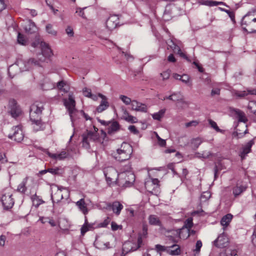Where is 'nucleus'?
Instances as JSON below:
<instances>
[{"mask_svg": "<svg viewBox=\"0 0 256 256\" xmlns=\"http://www.w3.org/2000/svg\"><path fill=\"white\" fill-rule=\"evenodd\" d=\"M42 54L38 55L36 58H30L28 62H25L22 59L16 60V64L22 70H28L32 66H40V62H44L46 58H49L52 55V50L49 46L44 42L41 44Z\"/></svg>", "mask_w": 256, "mask_h": 256, "instance_id": "nucleus-1", "label": "nucleus"}, {"mask_svg": "<svg viewBox=\"0 0 256 256\" xmlns=\"http://www.w3.org/2000/svg\"><path fill=\"white\" fill-rule=\"evenodd\" d=\"M43 109V104L38 102L33 104L30 107V120L32 124L36 125V126H34V129L36 131L42 129V124L40 119V115Z\"/></svg>", "mask_w": 256, "mask_h": 256, "instance_id": "nucleus-2", "label": "nucleus"}, {"mask_svg": "<svg viewBox=\"0 0 256 256\" xmlns=\"http://www.w3.org/2000/svg\"><path fill=\"white\" fill-rule=\"evenodd\" d=\"M132 153V148L130 144L126 142H123L120 148L116 150L114 154V158L120 162L128 160Z\"/></svg>", "mask_w": 256, "mask_h": 256, "instance_id": "nucleus-3", "label": "nucleus"}, {"mask_svg": "<svg viewBox=\"0 0 256 256\" xmlns=\"http://www.w3.org/2000/svg\"><path fill=\"white\" fill-rule=\"evenodd\" d=\"M241 26L244 30L250 33L256 32V18L250 12L248 13L242 18Z\"/></svg>", "mask_w": 256, "mask_h": 256, "instance_id": "nucleus-4", "label": "nucleus"}, {"mask_svg": "<svg viewBox=\"0 0 256 256\" xmlns=\"http://www.w3.org/2000/svg\"><path fill=\"white\" fill-rule=\"evenodd\" d=\"M135 180V175L132 172L121 173L119 176L118 184L124 188L130 187L133 185Z\"/></svg>", "mask_w": 256, "mask_h": 256, "instance_id": "nucleus-5", "label": "nucleus"}, {"mask_svg": "<svg viewBox=\"0 0 256 256\" xmlns=\"http://www.w3.org/2000/svg\"><path fill=\"white\" fill-rule=\"evenodd\" d=\"M12 196L10 189L6 188L3 191L1 202L4 209L9 210L13 206L14 202Z\"/></svg>", "mask_w": 256, "mask_h": 256, "instance_id": "nucleus-6", "label": "nucleus"}, {"mask_svg": "<svg viewBox=\"0 0 256 256\" xmlns=\"http://www.w3.org/2000/svg\"><path fill=\"white\" fill-rule=\"evenodd\" d=\"M8 112L14 118H16L22 114V110L16 101L13 98L10 99L8 104Z\"/></svg>", "mask_w": 256, "mask_h": 256, "instance_id": "nucleus-7", "label": "nucleus"}, {"mask_svg": "<svg viewBox=\"0 0 256 256\" xmlns=\"http://www.w3.org/2000/svg\"><path fill=\"white\" fill-rule=\"evenodd\" d=\"M82 146L86 149H90V142H94L98 139L96 134L91 131H87L86 132L82 134Z\"/></svg>", "mask_w": 256, "mask_h": 256, "instance_id": "nucleus-8", "label": "nucleus"}, {"mask_svg": "<svg viewBox=\"0 0 256 256\" xmlns=\"http://www.w3.org/2000/svg\"><path fill=\"white\" fill-rule=\"evenodd\" d=\"M104 174L108 183H111L114 180L118 184L119 178L118 174L116 169L113 168H108L104 171Z\"/></svg>", "mask_w": 256, "mask_h": 256, "instance_id": "nucleus-9", "label": "nucleus"}, {"mask_svg": "<svg viewBox=\"0 0 256 256\" xmlns=\"http://www.w3.org/2000/svg\"><path fill=\"white\" fill-rule=\"evenodd\" d=\"M13 134L9 135L8 137L14 140L20 142L24 138V134L20 126H16L12 128Z\"/></svg>", "mask_w": 256, "mask_h": 256, "instance_id": "nucleus-10", "label": "nucleus"}, {"mask_svg": "<svg viewBox=\"0 0 256 256\" xmlns=\"http://www.w3.org/2000/svg\"><path fill=\"white\" fill-rule=\"evenodd\" d=\"M119 24V18L117 15L110 16L106 21V26L110 30H114Z\"/></svg>", "mask_w": 256, "mask_h": 256, "instance_id": "nucleus-11", "label": "nucleus"}, {"mask_svg": "<svg viewBox=\"0 0 256 256\" xmlns=\"http://www.w3.org/2000/svg\"><path fill=\"white\" fill-rule=\"evenodd\" d=\"M228 243V236L224 233L220 234L214 242V244L219 248L226 247Z\"/></svg>", "mask_w": 256, "mask_h": 256, "instance_id": "nucleus-12", "label": "nucleus"}, {"mask_svg": "<svg viewBox=\"0 0 256 256\" xmlns=\"http://www.w3.org/2000/svg\"><path fill=\"white\" fill-rule=\"evenodd\" d=\"M64 104L68 109L69 114L72 117V114L76 110V102L72 94H69L68 100H64Z\"/></svg>", "mask_w": 256, "mask_h": 256, "instance_id": "nucleus-13", "label": "nucleus"}, {"mask_svg": "<svg viewBox=\"0 0 256 256\" xmlns=\"http://www.w3.org/2000/svg\"><path fill=\"white\" fill-rule=\"evenodd\" d=\"M23 27L25 32L28 34H33L38 31V28L36 24L30 20L26 22Z\"/></svg>", "mask_w": 256, "mask_h": 256, "instance_id": "nucleus-14", "label": "nucleus"}, {"mask_svg": "<svg viewBox=\"0 0 256 256\" xmlns=\"http://www.w3.org/2000/svg\"><path fill=\"white\" fill-rule=\"evenodd\" d=\"M98 96L102 98V100L100 104L96 108V112L100 113L108 108L109 104L108 102V98L105 96L100 93L98 94Z\"/></svg>", "mask_w": 256, "mask_h": 256, "instance_id": "nucleus-15", "label": "nucleus"}, {"mask_svg": "<svg viewBox=\"0 0 256 256\" xmlns=\"http://www.w3.org/2000/svg\"><path fill=\"white\" fill-rule=\"evenodd\" d=\"M132 110L137 112H146L147 106L145 104L133 100L131 104Z\"/></svg>", "mask_w": 256, "mask_h": 256, "instance_id": "nucleus-16", "label": "nucleus"}, {"mask_svg": "<svg viewBox=\"0 0 256 256\" xmlns=\"http://www.w3.org/2000/svg\"><path fill=\"white\" fill-rule=\"evenodd\" d=\"M159 183V180L157 178H152L146 181L145 184V188L150 192L157 188Z\"/></svg>", "mask_w": 256, "mask_h": 256, "instance_id": "nucleus-17", "label": "nucleus"}, {"mask_svg": "<svg viewBox=\"0 0 256 256\" xmlns=\"http://www.w3.org/2000/svg\"><path fill=\"white\" fill-rule=\"evenodd\" d=\"M254 144L253 140H250L243 148L242 151L240 152V156L242 160L244 159L248 154L251 151V148Z\"/></svg>", "mask_w": 256, "mask_h": 256, "instance_id": "nucleus-18", "label": "nucleus"}, {"mask_svg": "<svg viewBox=\"0 0 256 256\" xmlns=\"http://www.w3.org/2000/svg\"><path fill=\"white\" fill-rule=\"evenodd\" d=\"M76 205L78 206L79 210L82 212L84 215L88 213V208L87 204L86 203L84 198H81L76 202Z\"/></svg>", "mask_w": 256, "mask_h": 256, "instance_id": "nucleus-19", "label": "nucleus"}, {"mask_svg": "<svg viewBox=\"0 0 256 256\" xmlns=\"http://www.w3.org/2000/svg\"><path fill=\"white\" fill-rule=\"evenodd\" d=\"M248 94L256 95V89H247L246 90L236 91L234 95L238 98H244Z\"/></svg>", "mask_w": 256, "mask_h": 256, "instance_id": "nucleus-20", "label": "nucleus"}, {"mask_svg": "<svg viewBox=\"0 0 256 256\" xmlns=\"http://www.w3.org/2000/svg\"><path fill=\"white\" fill-rule=\"evenodd\" d=\"M46 154L49 157L54 160H62L66 158L68 156V154L66 151H62L60 154H52L49 152H46Z\"/></svg>", "mask_w": 256, "mask_h": 256, "instance_id": "nucleus-21", "label": "nucleus"}, {"mask_svg": "<svg viewBox=\"0 0 256 256\" xmlns=\"http://www.w3.org/2000/svg\"><path fill=\"white\" fill-rule=\"evenodd\" d=\"M181 250L180 246L176 244L168 246V253L172 256H178L180 254Z\"/></svg>", "mask_w": 256, "mask_h": 256, "instance_id": "nucleus-22", "label": "nucleus"}, {"mask_svg": "<svg viewBox=\"0 0 256 256\" xmlns=\"http://www.w3.org/2000/svg\"><path fill=\"white\" fill-rule=\"evenodd\" d=\"M142 238L143 236H140L138 235V244H134L131 242H128L126 244V246L127 244L129 246L131 247V248L128 250L129 252H134L138 250L139 248L140 247L141 244L142 242Z\"/></svg>", "mask_w": 256, "mask_h": 256, "instance_id": "nucleus-23", "label": "nucleus"}, {"mask_svg": "<svg viewBox=\"0 0 256 256\" xmlns=\"http://www.w3.org/2000/svg\"><path fill=\"white\" fill-rule=\"evenodd\" d=\"M28 178V176H26L25 178L23 179L22 181L18 186V192L22 194H25V192L27 190V187L26 186V184H27Z\"/></svg>", "mask_w": 256, "mask_h": 256, "instance_id": "nucleus-24", "label": "nucleus"}, {"mask_svg": "<svg viewBox=\"0 0 256 256\" xmlns=\"http://www.w3.org/2000/svg\"><path fill=\"white\" fill-rule=\"evenodd\" d=\"M247 187L245 186L237 184L232 189V193L235 197H237L244 192Z\"/></svg>", "mask_w": 256, "mask_h": 256, "instance_id": "nucleus-25", "label": "nucleus"}, {"mask_svg": "<svg viewBox=\"0 0 256 256\" xmlns=\"http://www.w3.org/2000/svg\"><path fill=\"white\" fill-rule=\"evenodd\" d=\"M110 124L108 128V134H112L120 130V126L118 122L113 121L110 122Z\"/></svg>", "mask_w": 256, "mask_h": 256, "instance_id": "nucleus-26", "label": "nucleus"}, {"mask_svg": "<svg viewBox=\"0 0 256 256\" xmlns=\"http://www.w3.org/2000/svg\"><path fill=\"white\" fill-rule=\"evenodd\" d=\"M232 215L228 214L224 216L221 219L220 224L223 226L226 227L230 222L232 218Z\"/></svg>", "mask_w": 256, "mask_h": 256, "instance_id": "nucleus-27", "label": "nucleus"}, {"mask_svg": "<svg viewBox=\"0 0 256 256\" xmlns=\"http://www.w3.org/2000/svg\"><path fill=\"white\" fill-rule=\"evenodd\" d=\"M235 114L238 116V121L240 122H246L248 121L244 113L239 109H234Z\"/></svg>", "mask_w": 256, "mask_h": 256, "instance_id": "nucleus-28", "label": "nucleus"}, {"mask_svg": "<svg viewBox=\"0 0 256 256\" xmlns=\"http://www.w3.org/2000/svg\"><path fill=\"white\" fill-rule=\"evenodd\" d=\"M149 224L154 226H160L161 222L159 218L156 215L151 214L148 218Z\"/></svg>", "mask_w": 256, "mask_h": 256, "instance_id": "nucleus-29", "label": "nucleus"}, {"mask_svg": "<svg viewBox=\"0 0 256 256\" xmlns=\"http://www.w3.org/2000/svg\"><path fill=\"white\" fill-rule=\"evenodd\" d=\"M122 208L123 206L120 202L116 201L113 202L112 204V210L117 215L120 214Z\"/></svg>", "mask_w": 256, "mask_h": 256, "instance_id": "nucleus-30", "label": "nucleus"}, {"mask_svg": "<svg viewBox=\"0 0 256 256\" xmlns=\"http://www.w3.org/2000/svg\"><path fill=\"white\" fill-rule=\"evenodd\" d=\"M95 244L96 245V247L102 250H106L112 248L109 242H103L96 240Z\"/></svg>", "mask_w": 256, "mask_h": 256, "instance_id": "nucleus-31", "label": "nucleus"}, {"mask_svg": "<svg viewBox=\"0 0 256 256\" xmlns=\"http://www.w3.org/2000/svg\"><path fill=\"white\" fill-rule=\"evenodd\" d=\"M202 142V138L199 137L192 139L190 142L192 148L194 150H196Z\"/></svg>", "mask_w": 256, "mask_h": 256, "instance_id": "nucleus-32", "label": "nucleus"}, {"mask_svg": "<svg viewBox=\"0 0 256 256\" xmlns=\"http://www.w3.org/2000/svg\"><path fill=\"white\" fill-rule=\"evenodd\" d=\"M220 256H238L236 249L228 248L225 252H221Z\"/></svg>", "mask_w": 256, "mask_h": 256, "instance_id": "nucleus-33", "label": "nucleus"}, {"mask_svg": "<svg viewBox=\"0 0 256 256\" xmlns=\"http://www.w3.org/2000/svg\"><path fill=\"white\" fill-rule=\"evenodd\" d=\"M47 171L52 174L56 176H60L64 172L63 170L58 167L48 168L47 169Z\"/></svg>", "mask_w": 256, "mask_h": 256, "instance_id": "nucleus-34", "label": "nucleus"}, {"mask_svg": "<svg viewBox=\"0 0 256 256\" xmlns=\"http://www.w3.org/2000/svg\"><path fill=\"white\" fill-rule=\"evenodd\" d=\"M66 86V82L64 80H60L56 84L57 88L64 92H67L68 90V87Z\"/></svg>", "mask_w": 256, "mask_h": 256, "instance_id": "nucleus-35", "label": "nucleus"}, {"mask_svg": "<svg viewBox=\"0 0 256 256\" xmlns=\"http://www.w3.org/2000/svg\"><path fill=\"white\" fill-rule=\"evenodd\" d=\"M180 96H178L180 98H177V99H176V98H177L176 96H174L173 100H172V101L176 102V107L178 108H182V106H180V104H186V102L184 100V96L181 94L180 92Z\"/></svg>", "mask_w": 256, "mask_h": 256, "instance_id": "nucleus-36", "label": "nucleus"}, {"mask_svg": "<svg viewBox=\"0 0 256 256\" xmlns=\"http://www.w3.org/2000/svg\"><path fill=\"white\" fill-rule=\"evenodd\" d=\"M212 156V153L210 152L204 151L202 153L197 152L195 154V156L199 158L206 159Z\"/></svg>", "mask_w": 256, "mask_h": 256, "instance_id": "nucleus-37", "label": "nucleus"}, {"mask_svg": "<svg viewBox=\"0 0 256 256\" xmlns=\"http://www.w3.org/2000/svg\"><path fill=\"white\" fill-rule=\"evenodd\" d=\"M166 112V109H162L158 112H156L152 114V117L154 120H160L161 118L164 116Z\"/></svg>", "mask_w": 256, "mask_h": 256, "instance_id": "nucleus-38", "label": "nucleus"}, {"mask_svg": "<svg viewBox=\"0 0 256 256\" xmlns=\"http://www.w3.org/2000/svg\"><path fill=\"white\" fill-rule=\"evenodd\" d=\"M51 198L53 202H55L54 200L58 202L63 198V196L60 191H57L54 196L52 194Z\"/></svg>", "mask_w": 256, "mask_h": 256, "instance_id": "nucleus-39", "label": "nucleus"}, {"mask_svg": "<svg viewBox=\"0 0 256 256\" xmlns=\"http://www.w3.org/2000/svg\"><path fill=\"white\" fill-rule=\"evenodd\" d=\"M46 32L54 36H56L57 34V32L53 28V26L52 24H48L46 26Z\"/></svg>", "mask_w": 256, "mask_h": 256, "instance_id": "nucleus-40", "label": "nucleus"}, {"mask_svg": "<svg viewBox=\"0 0 256 256\" xmlns=\"http://www.w3.org/2000/svg\"><path fill=\"white\" fill-rule=\"evenodd\" d=\"M18 42V44L26 46L28 43V40L25 38L24 36L20 33H18L17 38Z\"/></svg>", "mask_w": 256, "mask_h": 256, "instance_id": "nucleus-41", "label": "nucleus"}, {"mask_svg": "<svg viewBox=\"0 0 256 256\" xmlns=\"http://www.w3.org/2000/svg\"><path fill=\"white\" fill-rule=\"evenodd\" d=\"M248 109L250 111L256 115V102L250 101L248 102Z\"/></svg>", "mask_w": 256, "mask_h": 256, "instance_id": "nucleus-42", "label": "nucleus"}, {"mask_svg": "<svg viewBox=\"0 0 256 256\" xmlns=\"http://www.w3.org/2000/svg\"><path fill=\"white\" fill-rule=\"evenodd\" d=\"M32 200L33 202H36V206H38L40 204L44 203V201H43L41 198H39L38 196H36V194L33 195L32 196Z\"/></svg>", "mask_w": 256, "mask_h": 256, "instance_id": "nucleus-43", "label": "nucleus"}, {"mask_svg": "<svg viewBox=\"0 0 256 256\" xmlns=\"http://www.w3.org/2000/svg\"><path fill=\"white\" fill-rule=\"evenodd\" d=\"M174 96H176V98H180L178 96H180V92H173L172 94H170L169 96H164L162 98H159L162 100H173Z\"/></svg>", "mask_w": 256, "mask_h": 256, "instance_id": "nucleus-44", "label": "nucleus"}, {"mask_svg": "<svg viewBox=\"0 0 256 256\" xmlns=\"http://www.w3.org/2000/svg\"><path fill=\"white\" fill-rule=\"evenodd\" d=\"M168 246H165L160 244H156L155 246V249L158 253H161L163 252H168Z\"/></svg>", "mask_w": 256, "mask_h": 256, "instance_id": "nucleus-45", "label": "nucleus"}, {"mask_svg": "<svg viewBox=\"0 0 256 256\" xmlns=\"http://www.w3.org/2000/svg\"><path fill=\"white\" fill-rule=\"evenodd\" d=\"M124 114L128 115V116L124 118L126 120L132 123H134L136 122V118L131 115H129L126 110H125Z\"/></svg>", "mask_w": 256, "mask_h": 256, "instance_id": "nucleus-46", "label": "nucleus"}, {"mask_svg": "<svg viewBox=\"0 0 256 256\" xmlns=\"http://www.w3.org/2000/svg\"><path fill=\"white\" fill-rule=\"evenodd\" d=\"M120 98L122 101V102L126 105H128L130 104H132V100L130 98L128 97L127 96L121 95L120 96Z\"/></svg>", "mask_w": 256, "mask_h": 256, "instance_id": "nucleus-47", "label": "nucleus"}, {"mask_svg": "<svg viewBox=\"0 0 256 256\" xmlns=\"http://www.w3.org/2000/svg\"><path fill=\"white\" fill-rule=\"evenodd\" d=\"M192 226H193V222H192V218H188L184 222V224L183 226V228H186L187 229H189V228H190Z\"/></svg>", "mask_w": 256, "mask_h": 256, "instance_id": "nucleus-48", "label": "nucleus"}, {"mask_svg": "<svg viewBox=\"0 0 256 256\" xmlns=\"http://www.w3.org/2000/svg\"><path fill=\"white\" fill-rule=\"evenodd\" d=\"M210 197V194L209 192H204L200 196V200L204 202L206 201Z\"/></svg>", "mask_w": 256, "mask_h": 256, "instance_id": "nucleus-49", "label": "nucleus"}, {"mask_svg": "<svg viewBox=\"0 0 256 256\" xmlns=\"http://www.w3.org/2000/svg\"><path fill=\"white\" fill-rule=\"evenodd\" d=\"M170 74V70H167L166 71L160 73V76L162 78V80H166L169 78Z\"/></svg>", "mask_w": 256, "mask_h": 256, "instance_id": "nucleus-50", "label": "nucleus"}, {"mask_svg": "<svg viewBox=\"0 0 256 256\" xmlns=\"http://www.w3.org/2000/svg\"><path fill=\"white\" fill-rule=\"evenodd\" d=\"M209 124L210 125L211 127L214 129L216 132H220L221 130L218 128L217 126L216 123L214 120L210 119L208 120Z\"/></svg>", "mask_w": 256, "mask_h": 256, "instance_id": "nucleus-51", "label": "nucleus"}, {"mask_svg": "<svg viewBox=\"0 0 256 256\" xmlns=\"http://www.w3.org/2000/svg\"><path fill=\"white\" fill-rule=\"evenodd\" d=\"M202 242L200 240H197L196 244V248L194 251L196 253H199L200 250V248L202 246Z\"/></svg>", "mask_w": 256, "mask_h": 256, "instance_id": "nucleus-52", "label": "nucleus"}, {"mask_svg": "<svg viewBox=\"0 0 256 256\" xmlns=\"http://www.w3.org/2000/svg\"><path fill=\"white\" fill-rule=\"evenodd\" d=\"M148 226L146 224H143L142 232L139 236L146 238L148 234Z\"/></svg>", "mask_w": 256, "mask_h": 256, "instance_id": "nucleus-53", "label": "nucleus"}, {"mask_svg": "<svg viewBox=\"0 0 256 256\" xmlns=\"http://www.w3.org/2000/svg\"><path fill=\"white\" fill-rule=\"evenodd\" d=\"M44 42H42L40 39H36L34 42L32 43V46L34 48L40 47L41 48V44Z\"/></svg>", "mask_w": 256, "mask_h": 256, "instance_id": "nucleus-54", "label": "nucleus"}, {"mask_svg": "<svg viewBox=\"0 0 256 256\" xmlns=\"http://www.w3.org/2000/svg\"><path fill=\"white\" fill-rule=\"evenodd\" d=\"M86 8V7H84L82 8H76V13L78 14L81 16L82 18H85V14L84 12V10Z\"/></svg>", "mask_w": 256, "mask_h": 256, "instance_id": "nucleus-55", "label": "nucleus"}, {"mask_svg": "<svg viewBox=\"0 0 256 256\" xmlns=\"http://www.w3.org/2000/svg\"><path fill=\"white\" fill-rule=\"evenodd\" d=\"M83 94L84 96L90 98L92 96V92L90 89L84 88L82 90Z\"/></svg>", "mask_w": 256, "mask_h": 256, "instance_id": "nucleus-56", "label": "nucleus"}, {"mask_svg": "<svg viewBox=\"0 0 256 256\" xmlns=\"http://www.w3.org/2000/svg\"><path fill=\"white\" fill-rule=\"evenodd\" d=\"M110 221V218L108 217H107L102 222H101L99 224V226L101 228H106L108 224Z\"/></svg>", "mask_w": 256, "mask_h": 256, "instance_id": "nucleus-57", "label": "nucleus"}, {"mask_svg": "<svg viewBox=\"0 0 256 256\" xmlns=\"http://www.w3.org/2000/svg\"><path fill=\"white\" fill-rule=\"evenodd\" d=\"M190 80V76L187 74H183L180 78V80L185 84H187Z\"/></svg>", "mask_w": 256, "mask_h": 256, "instance_id": "nucleus-58", "label": "nucleus"}, {"mask_svg": "<svg viewBox=\"0 0 256 256\" xmlns=\"http://www.w3.org/2000/svg\"><path fill=\"white\" fill-rule=\"evenodd\" d=\"M66 34L70 37H72L74 36V31H73V29L70 26H68L66 30Z\"/></svg>", "mask_w": 256, "mask_h": 256, "instance_id": "nucleus-59", "label": "nucleus"}, {"mask_svg": "<svg viewBox=\"0 0 256 256\" xmlns=\"http://www.w3.org/2000/svg\"><path fill=\"white\" fill-rule=\"evenodd\" d=\"M90 230V228H88V224H84L81 228V234L82 235H84L86 232Z\"/></svg>", "mask_w": 256, "mask_h": 256, "instance_id": "nucleus-60", "label": "nucleus"}, {"mask_svg": "<svg viewBox=\"0 0 256 256\" xmlns=\"http://www.w3.org/2000/svg\"><path fill=\"white\" fill-rule=\"evenodd\" d=\"M198 122L196 120H192L186 124L185 126L186 128L190 127L191 126H196L198 124Z\"/></svg>", "mask_w": 256, "mask_h": 256, "instance_id": "nucleus-61", "label": "nucleus"}, {"mask_svg": "<svg viewBox=\"0 0 256 256\" xmlns=\"http://www.w3.org/2000/svg\"><path fill=\"white\" fill-rule=\"evenodd\" d=\"M131 165L130 164H126L124 166V168L122 169L123 172L122 173H128V172H131L130 170H131Z\"/></svg>", "mask_w": 256, "mask_h": 256, "instance_id": "nucleus-62", "label": "nucleus"}, {"mask_svg": "<svg viewBox=\"0 0 256 256\" xmlns=\"http://www.w3.org/2000/svg\"><path fill=\"white\" fill-rule=\"evenodd\" d=\"M226 12L228 14L229 17L230 18L232 22H234V18H235L234 12H232L228 10L227 11H226Z\"/></svg>", "mask_w": 256, "mask_h": 256, "instance_id": "nucleus-63", "label": "nucleus"}, {"mask_svg": "<svg viewBox=\"0 0 256 256\" xmlns=\"http://www.w3.org/2000/svg\"><path fill=\"white\" fill-rule=\"evenodd\" d=\"M128 130L132 133L137 134L138 133V130H137L134 126H130L128 127Z\"/></svg>", "mask_w": 256, "mask_h": 256, "instance_id": "nucleus-64", "label": "nucleus"}]
</instances>
